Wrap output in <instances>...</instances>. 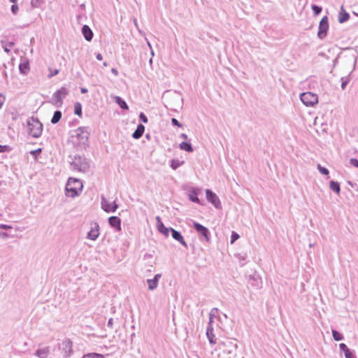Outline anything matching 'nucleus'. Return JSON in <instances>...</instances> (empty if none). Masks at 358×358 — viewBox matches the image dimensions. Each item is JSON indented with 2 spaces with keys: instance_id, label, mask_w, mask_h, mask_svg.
Returning a JSON list of instances; mask_svg holds the SVG:
<instances>
[{
  "instance_id": "49",
  "label": "nucleus",
  "mask_w": 358,
  "mask_h": 358,
  "mask_svg": "<svg viewBox=\"0 0 358 358\" xmlns=\"http://www.w3.org/2000/svg\"><path fill=\"white\" fill-rule=\"evenodd\" d=\"M6 148H7L6 145H0V152H6Z\"/></svg>"
},
{
  "instance_id": "47",
  "label": "nucleus",
  "mask_w": 358,
  "mask_h": 358,
  "mask_svg": "<svg viewBox=\"0 0 358 358\" xmlns=\"http://www.w3.org/2000/svg\"><path fill=\"white\" fill-rule=\"evenodd\" d=\"M58 73H59V70L55 69L53 71L50 72V73L49 74V77L51 78L54 76H56L57 74H58Z\"/></svg>"
},
{
  "instance_id": "51",
  "label": "nucleus",
  "mask_w": 358,
  "mask_h": 358,
  "mask_svg": "<svg viewBox=\"0 0 358 358\" xmlns=\"http://www.w3.org/2000/svg\"><path fill=\"white\" fill-rule=\"evenodd\" d=\"M111 72H112V73H113L115 76H118V71H117L116 69L113 68V69H111Z\"/></svg>"
},
{
  "instance_id": "33",
  "label": "nucleus",
  "mask_w": 358,
  "mask_h": 358,
  "mask_svg": "<svg viewBox=\"0 0 358 358\" xmlns=\"http://www.w3.org/2000/svg\"><path fill=\"white\" fill-rule=\"evenodd\" d=\"M312 10L314 13V15H317L322 12V7L317 6V5H312L311 6Z\"/></svg>"
},
{
  "instance_id": "7",
  "label": "nucleus",
  "mask_w": 358,
  "mask_h": 358,
  "mask_svg": "<svg viewBox=\"0 0 358 358\" xmlns=\"http://www.w3.org/2000/svg\"><path fill=\"white\" fill-rule=\"evenodd\" d=\"M90 132L87 127H80L75 130V136L81 144H86L88 142Z\"/></svg>"
},
{
  "instance_id": "34",
  "label": "nucleus",
  "mask_w": 358,
  "mask_h": 358,
  "mask_svg": "<svg viewBox=\"0 0 358 358\" xmlns=\"http://www.w3.org/2000/svg\"><path fill=\"white\" fill-rule=\"evenodd\" d=\"M317 169L319 170L320 173L322 175H328L329 174V170L327 168L322 166L320 164L317 165Z\"/></svg>"
},
{
  "instance_id": "19",
  "label": "nucleus",
  "mask_w": 358,
  "mask_h": 358,
  "mask_svg": "<svg viewBox=\"0 0 358 358\" xmlns=\"http://www.w3.org/2000/svg\"><path fill=\"white\" fill-rule=\"evenodd\" d=\"M206 336L210 344H215L216 343V340L215 339V335L213 334V328L212 327V324H208L206 329Z\"/></svg>"
},
{
  "instance_id": "37",
  "label": "nucleus",
  "mask_w": 358,
  "mask_h": 358,
  "mask_svg": "<svg viewBox=\"0 0 358 358\" xmlns=\"http://www.w3.org/2000/svg\"><path fill=\"white\" fill-rule=\"evenodd\" d=\"M339 348L341 350H342L344 354H345L347 352L350 350V349L348 348V346L345 343H341L339 345Z\"/></svg>"
},
{
  "instance_id": "1",
  "label": "nucleus",
  "mask_w": 358,
  "mask_h": 358,
  "mask_svg": "<svg viewBox=\"0 0 358 358\" xmlns=\"http://www.w3.org/2000/svg\"><path fill=\"white\" fill-rule=\"evenodd\" d=\"M83 189V183L80 180L70 178L66 185V194L68 196L73 198L78 196Z\"/></svg>"
},
{
  "instance_id": "61",
  "label": "nucleus",
  "mask_w": 358,
  "mask_h": 358,
  "mask_svg": "<svg viewBox=\"0 0 358 358\" xmlns=\"http://www.w3.org/2000/svg\"><path fill=\"white\" fill-rule=\"evenodd\" d=\"M242 358H244V357H242Z\"/></svg>"
},
{
  "instance_id": "10",
  "label": "nucleus",
  "mask_w": 358,
  "mask_h": 358,
  "mask_svg": "<svg viewBox=\"0 0 358 358\" xmlns=\"http://www.w3.org/2000/svg\"><path fill=\"white\" fill-rule=\"evenodd\" d=\"M101 205L102 209L106 213H114L118 208L115 201L113 202V203H109L104 196H101Z\"/></svg>"
},
{
  "instance_id": "29",
  "label": "nucleus",
  "mask_w": 358,
  "mask_h": 358,
  "mask_svg": "<svg viewBox=\"0 0 358 358\" xmlns=\"http://www.w3.org/2000/svg\"><path fill=\"white\" fill-rule=\"evenodd\" d=\"M184 163V162H180V160L178 159H173L171 161V167L173 169V170H176V169H178L179 166H180L182 164Z\"/></svg>"
},
{
  "instance_id": "42",
  "label": "nucleus",
  "mask_w": 358,
  "mask_h": 358,
  "mask_svg": "<svg viewBox=\"0 0 358 358\" xmlns=\"http://www.w3.org/2000/svg\"><path fill=\"white\" fill-rule=\"evenodd\" d=\"M350 162L352 166L358 168V159L355 158H352L350 159Z\"/></svg>"
},
{
  "instance_id": "17",
  "label": "nucleus",
  "mask_w": 358,
  "mask_h": 358,
  "mask_svg": "<svg viewBox=\"0 0 358 358\" xmlns=\"http://www.w3.org/2000/svg\"><path fill=\"white\" fill-rule=\"evenodd\" d=\"M82 34L86 41H90L93 38V32L92 29L87 25H84L82 27Z\"/></svg>"
},
{
  "instance_id": "45",
  "label": "nucleus",
  "mask_w": 358,
  "mask_h": 358,
  "mask_svg": "<svg viewBox=\"0 0 358 358\" xmlns=\"http://www.w3.org/2000/svg\"><path fill=\"white\" fill-rule=\"evenodd\" d=\"M345 358H355L353 353L350 350L345 354Z\"/></svg>"
},
{
  "instance_id": "36",
  "label": "nucleus",
  "mask_w": 358,
  "mask_h": 358,
  "mask_svg": "<svg viewBox=\"0 0 358 358\" xmlns=\"http://www.w3.org/2000/svg\"><path fill=\"white\" fill-rule=\"evenodd\" d=\"M238 238L239 235L237 233L232 231L230 241L231 243H234Z\"/></svg>"
},
{
  "instance_id": "57",
  "label": "nucleus",
  "mask_w": 358,
  "mask_h": 358,
  "mask_svg": "<svg viewBox=\"0 0 358 358\" xmlns=\"http://www.w3.org/2000/svg\"><path fill=\"white\" fill-rule=\"evenodd\" d=\"M103 65L104 66H108V63H107L106 62H103Z\"/></svg>"
},
{
  "instance_id": "5",
  "label": "nucleus",
  "mask_w": 358,
  "mask_h": 358,
  "mask_svg": "<svg viewBox=\"0 0 358 358\" xmlns=\"http://www.w3.org/2000/svg\"><path fill=\"white\" fill-rule=\"evenodd\" d=\"M300 99L306 106H313L318 101L317 95L310 92L302 93Z\"/></svg>"
},
{
  "instance_id": "52",
  "label": "nucleus",
  "mask_w": 358,
  "mask_h": 358,
  "mask_svg": "<svg viewBox=\"0 0 358 358\" xmlns=\"http://www.w3.org/2000/svg\"><path fill=\"white\" fill-rule=\"evenodd\" d=\"M0 237L7 238V237H8V235L6 232H0Z\"/></svg>"
},
{
  "instance_id": "60",
  "label": "nucleus",
  "mask_w": 358,
  "mask_h": 358,
  "mask_svg": "<svg viewBox=\"0 0 358 358\" xmlns=\"http://www.w3.org/2000/svg\"><path fill=\"white\" fill-rule=\"evenodd\" d=\"M309 246H310V247H313V244L310 243V244L309 245Z\"/></svg>"
},
{
  "instance_id": "2",
  "label": "nucleus",
  "mask_w": 358,
  "mask_h": 358,
  "mask_svg": "<svg viewBox=\"0 0 358 358\" xmlns=\"http://www.w3.org/2000/svg\"><path fill=\"white\" fill-rule=\"evenodd\" d=\"M29 134L34 138H39L43 131V124L38 118L31 117L27 122Z\"/></svg>"
},
{
  "instance_id": "15",
  "label": "nucleus",
  "mask_w": 358,
  "mask_h": 358,
  "mask_svg": "<svg viewBox=\"0 0 358 358\" xmlns=\"http://www.w3.org/2000/svg\"><path fill=\"white\" fill-rule=\"evenodd\" d=\"M109 224L116 229L117 231L121 230V220L117 216H111L108 218Z\"/></svg>"
},
{
  "instance_id": "44",
  "label": "nucleus",
  "mask_w": 358,
  "mask_h": 358,
  "mask_svg": "<svg viewBox=\"0 0 358 358\" xmlns=\"http://www.w3.org/2000/svg\"><path fill=\"white\" fill-rule=\"evenodd\" d=\"M5 96L2 94H0V108L3 106L5 101Z\"/></svg>"
},
{
  "instance_id": "30",
  "label": "nucleus",
  "mask_w": 358,
  "mask_h": 358,
  "mask_svg": "<svg viewBox=\"0 0 358 358\" xmlns=\"http://www.w3.org/2000/svg\"><path fill=\"white\" fill-rule=\"evenodd\" d=\"M218 310H219L217 308H212L210 310V311L209 313V322H208V324H212L213 319L214 317H215L216 313H217Z\"/></svg>"
},
{
  "instance_id": "6",
  "label": "nucleus",
  "mask_w": 358,
  "mask_h": 358,
  "mask_svg": "<svg viewBox=\"0 0 358 358\" xmlns=\"http://www.w3.org/2000/svg\"><path fill=\"white\" fill-rule=\"evenodd\" d=\"M193 227L199 235L200 240H205L206 242L210 241V232L208 228L196 222H193Z\"/></svg>"
},
{
  "instance_id": "9",
  "label": "nucleus",
  "mask_w": 358,
  "mask_h": 358,
  "mask_svg": "<svg viewBox=\"0 0 358 358\" xmlns=\"http://www.w3.org/2000/svg\"><path fill=\"white\" fill-rule=\"evenodd\" d=\"M62 350L64 358L70 357L73 354V342L66 338L62 343Z\"/></svg>"
},
{
  "instance_id": "16",
  "label": "nucleus",
  "mask_w": 358,
  "mask_h": 358,
  "mask_svg": "<svg viewBox=\"0 0 358 358\" xmlns=\"http://www.w3.org/2000/svg\"><path fill=\"white\" fill-rule=\"evenodd\" d=\"M161 278V274H156L152 279H148L147 283L150 290H154L158 285V282Z\"/></svg>"
},
{
  "instance_id": "38",
  "label": "nucleus",
  "mask_w": 358,
  "mask_h": 358,
  "mask_svg": "<svg viewBox=\"0 0 358 358\" xmlns=\"http://www.w3.org/2000/svg\"><path fill=\"white\" fill-rule=\"evenodd\" d=\"M10 115H11V118L13 120H16L19 117V113L15 110L11 111L10 113Z\"/></svg>"
},
{
  "instance_id": "56",
  "label": "nucleus",
  "mask_w": 358,
  "mask_h": 358,
  "mask_svg": "<svg viewBox=\"0 0 358 358\" xmlns=\"http://www.w3.org/2000/svg\"><path fill=\"white\" fill-rule=\"evenodd\" d=\"M10 2L15 3L17 2V0H9Z\"/></svg>"
},
{
  "instance_id": "24",
  "label": "nucleus",
  "mask_w": 358,
  "mask_h": 358,
  "mask_svg": "<svg viewBox=\"0 0 358 358\" xmlns=\"http://www.w3.org/2000/svg\"><path fill=\"white\" fill-rule=\"evenodd\" d=\"M330 189L336 192V194H339L341 192L340 184L338 182L331 180L329 183Z\"/></svg>"
},
{
  "instance_id": "18",
  "label": "nucleus",
  "mask_w": 358,
  "mask_h": 358,
  "mask_svg": "<svg viewBox=\"0 0 358 358\" xmlns=\"http://www.w3.org/2000/svg\"><path fill=\"white\" fill-rule=\"evenodd\" d=\"M50 353V347L47 346L43 348L38 349L34 355L39 358H47Z\"/></svg>"
},
{
  "instance_id": "28",
  "label": "nucleus",
  "mask_w": 358,
  "mask_h": 358,
  "mask_svg": "<svg viewBox=\"0 0 358 358\" xmlns=\"http://www.w3.org/2000/svg\"><path fill=\"white\" fill-rule=\"evenodd\" d=\"M81 358H105L101 354L91 352L84 355Z\"/></svg>"
},
{
  "instance_id": "39",
  "label": "nucleus",
  "mask_w": 358,
  "mask_h": 358,
  "mask_svg": "<svg viewBox=\"0 0 358 358\" xmlns=\"http://www.w3.org/2000/svg\"><path fill=\"white\" fill-rule=\"evenodd\" d=\"M139 118H140L141 121H142L143 123H147L148 121L146 115L142 112L139 115Z\"/></svg>"
},
{
  "instance_id": "46",
  "label": "nucleus",
  "mask_w": 358,
  "mask_h": 358,
  "mask_svg": "<svg viewBox=\"0 0 358 358\" xmlns=\"http://www.w3.org/2000/svg\"><path fill=\"white\" fill-rule=\"evenodd\" d=\"M41 152V148H38V149H37V150H32V151H31V152H30V153H31L32 155H34V156H35V155H36L39 154Z\"/></svg>"
},
{
  "instance_id": "50",
  "label": "nucleus",
  "mask_w": 358,
  "mask_h": 358,
  "mask_svg": "<svg viewBox=\"0 0 358 358\" xmlns=\"http://www.w3.org/2000/svg\"><path fill=\"white\" fill-rule=\"evenodd\" d=\"M107 326H108V327H110V328L113 327V318H110L108 320Z\"/></svg>"
},
{
  "instance_id": "59",
  "label": "nucleus",
  "mask_w": 358,
  "mask_h": 358,
  "mask_svg": "<svg viewBox=\"0 0 358 358\" xmlns=\"http://www.w3.org/2000/svg\"><path fill=\"white\" fill-rule=\"evenodd\" d=\"M145 137L149 139L150 138V135L149 134H146Z\"/></svg>"
},
{
  "instance_id": "55",
  "label": "nucleus",
  "mask_w": 358,
  "mask_h": 358,
  "mask_svg": "<svg viewBox=\"0 0 358 358\" xmlns=\"http://www.w3.org/2000/svg\"><path fill=\"white\" fill-rule=\"evenodd\" d=\"M87 88H81L80 89V92L82 94H85V93H87Z\"/></svg>"
},
{
  "instance_id": "25",
  "label": "nucleus",
  "mask_w": 358,
  "mask_h": 358,
  "mask_svg": "<svg viewBox=\"0 0 358 358\" xmlns=\"http://www.w3.org/2000/svg\"><path fill=\"white\" fill-rule=\"evenodd\" d=\"M197 192L195 189H193L192 191L189 194V199L194 203H201L200 200L197 196Z\"/></svg>"
},
{
  "instance_id": "58",
  "label": "nucleus",
  "mask_w": 358,
  "mask_h": 358,
  "mask_svg": "<svg viewBox=\"0 0 358 358\" xmlns=\"http://www.w3.org/2000/svg\"><path fill=\"white\" fill-rule=\"evenodd\" d=\"M4 50H5L6 52H9V50H8L7 48H4Z\"/></svg>"
},
{
  "instance_id": "21",
  "label": "nucleus",
  "mask_w": 358,
  "mask_h": 358,
  "mask_svg": "<svg viewBox=\"0 0 358 358\" xmlns=\"http://www.w3.org/2000/svg\"><path fill=\"white\" fill-rule=\"evenodd\" d=\"M341 11L339 13V15H338V22L340 23H343L349 20L350 15L348 13H347L345 10H344L343 6H341Z\"/></svg>"
},
{
  "instance_id": "23",
  "label": "nucleus",
  "mask_w": 358,
  "mask_h": 358,
  "mask_svg": "<svg viewBox=\"0 0 358 358\" xmlns=\"http://www.w3.org/2000/svg\"><path fill=\"white\" fill-rule=\"evenodd\" d=\"M19 70L22 74L27 75L29 71V64L28 62L20 63Z\"/></svg>"
},
{
  "instance_id": "22",
  "label": "nucleus",
  "mask_w": 358,
  "mask_h": 358,
  "mask_svg": "<svg viewBox=\"0 0 358 358\" xmlns=\"http://www.w3.org/2000/svg\"><path fill=\"white\" fill-rule=\"evenodd\" d=\"M179 148L181 150H185L188 152H192L194 151L192 144L189 142H186V141L182 142L179 145Z\"/></svg>"
},
{
  "instance_id": "4",
  "label": "nucleus",
  "mask_w": 358,
  "mask_h": 358,
  "mask_svg": "<svg viewBox=\"0 0 358 358\" xmlns=\"http://www.w3.org/2000/svg\"><path fill=\"white\" fill-rule=\"evenodd\" d=\"M68 94L69 90L66 87H61L53 94L51 103L57 107H61L63 99H64Z\"/></svg>"
},
{
  "instance_id": "43",
  "label": "nucleus",
  "mask_w": 358,
  "mask_h": 358,
  "mask_svg": "<svg viewBox=\"0 0 358 358\" xmlns=\"http://www.w3.org/2000/svg\"><path fill=\"white\" fill-rule=\"evenodd\" d=\"M342 80V83H341V88L343 90H344L346 87V85H348V82H349V80L348 79H345L344 80L343 78H341Z\"/></svg>"
},
{
  "instance_id": "8",
  "label": "nucleus",
  "mask_w": 358,
  "mask_h": 358,
  "mask_svg": "<svg viewBox=\"0 0 358 358\" xmlns=\"http://www.w3.org/2000/svg\"><path fill=\"white\" fill-rule=\"evenodd\" d=\"M329 29V20L327 16H324L319 24L317 37L320 39H324L327 36Z\"/></svg>"
},
{
  "instance_id": "31",
  "label": "nucleus",
  "mask_w": 358,
  "mask_h": 358,
  "mask_svg": "<svg viewBox=\"0 0 358 358\" xmlns=\"http://www.w3.org/2000/svg\"><path fill=\"white\" fill-rule=\"evenodd\" d=\"M74 113L78 116L82 115V106L78 102L76 103L74 105Z\"/></svg>"
},
{
  "instance_id": "53",
  "label": "nucleus",
  "mask_w": 358,
  "mask_h": 358,
  "mask_svg": "<svg viewBox=\"0 0 358 358\" xmlns=\"http://www.w3.org/2000/svg\"><path fill=\"white\" fill-rule=\"evenodd\" d=\"M179 137L182 138V139H184V140H187V138H188L187 136L185 134H181L179 136Z\"/></svg>"
},
{
  "instance_id": "20",
  "label": "nucleus",
  "mask_w": 358,
  "mask_h": 358,
  "mask_svg": "<svg viewBox=\"0 0 358 358\" xmlns=\"http://www.w3.org/2000/svg\"><path fill=\"white\" fill-rule=\"evenodd\" d=\"M145 131V127L142 124H139L137 126V128L132 134V137L135 139H139L143 134Z\"/></svg>"
},
{
  "instance_id": "41",
  "label": "nucleus",
  "mask_w": 358,
  "mask_h": 358,
  "mask_svg": "<svg viewBox=\"0 0 358 358\" xmlns=\"http://www.w3.org/2000/svg\"><path fill=\"white\" fill-rule=\"evenodd\" d=\"M171 123L173 126H177L178 127H181L182 124L179 122V121L176 118L171 119Z\"/></svg>"
},
{
  "instance_id": "35",
  "label": "nucleus",
  "mask_w": 358,
  "mask_h": 358,
  "mask_svg": "<svg viewBox=\"0 0 358 358\" xmlns=\"http://www.w3.org/2000/svg\"><path fill=\"white\" fill-rule=\"evenodd\" d=\"M43 3V0H31V3L33 7L38 8Z\"/></svg>"
},
{
  "instance_id": "26",
  "label": "nucleus",
  "mask_w": 358,
  "mask_h": 358,
  "mask_svg": "<svg viewBox=\"0 0 358 358\" xmlns=\"http://www.w3.org/2000/svg\"><path fill=\"white\" fill-rule=\"evenodd\" d=\"M62 116V112L60 110H56L55 111L53 116L51 119V123L52 124H57L59 122Z\"/></svg>"
},
{
  "instance_id": "32",
  "label": "nucleus",
  "mask_w": 358,
  "mask_h": 358,
  "mask_svg": "<svg viewBox=\"0 0 358 358\" xmlns=\"http://www.w3.org/2000/svg\"><path fill=\"white\" fill-rule=\"evenodd\" d=\"M332 336L334 339L336 341H341L343 338V335L336 330H332Z\"/></svg>"
},
{
  "instance_id": "48",
  "label": "nucleus",
  "mask_w": 358,
  "mask_h": 358,
  "mask_svg": "<svg viewBox=\"0 0 358 358\" xmlns=\"http://www.w3.org/2000/svg\"><path fill=\"white\" fill-rule=\"evenodd\" d=\"M0 229H12V227L10 225L1 224H0Z\"/></svg>"
},
{
  "instance_id": "14",
  "label": "nucleus",
  "mask_w": 358,
  "mask_h": 358,
  "mask_svg": "<svg viewBox=\"0 0 358 358\" xmlns=\"http://www.w3.org/2000/svg\"><path fill=\"white\" fill-rule=\"evenodd\" d=\"M171 236L173 239L178 241L181 245H182L185 248H187V244L185 241L183 236H182L180 232H179L178 231H177L173 228H171Z\"/></svg>"
},
{
  "instance_id": "54",
  "label": "nucleus",
  "mask_w": 358,
  "mask_h": 358,
  "mask_svg": "<svg viewBox=\"0 0 358 358\" xmlns=\"http://www.w3.org/2000/svg\"><path fill=\"white\" fill-rule=\"evenodd\" d=\"M96 58L98 59V60H102L103 59V57L101 55V53H97L96 55Z\"/></svg>"
},
{
  "instance_id": "13",
  "label": "nucleus",
  "mask_w": 358,
  "mask_h": 358,
  "mask_svg": "<svg viewBox=\"0 0 358 358\" xmlns=\"http://www.w3.org/2000/svg\"><path fill=\"white\" fill-rule=\"evenodd\" d=\"M156 222L158 231L165 236H169V231H171V228L166 227L159 216L156 217Z\"/></svg>"
},
{
  "instance_id": "27",
  "label": "nucleus",
  "mask_w": 358,
  "mask_h": 358,
  "mask_svg": "<svg viewBox=\"0 0 358 358\" xmlns=\"http://www.w3.org/2000/svg\"><path fill=\"white\" fill-rule=\"evenodd\" d=\"M115 102L119 105V106L122 109H124V110H128L129 109L128 105L127 104L125 101L123 100L121 97L116 96L115 97Z\"/></svg>"
},
{
  "instance_id": "3",
  "label": "nucleus",
  "mask_w": 358,
  "mask_h": 358,
  "mask_svg": "<svg viewBox=\"0 0 358 358\" xmlns=\"http://www.w3.org/2000/svg\"><path fill=\"white\" fill-rule=\"evenodd\" d=\"M73 169L80 172H87L90 168V165L87 159L80 155L75 156L74 159L71 162Z\"/></svg>"
},
{
  "instance_id": "40",
  "label": "nucleus",
  "mask_w": 358,
  "mask_h": 358,
  "mask_svg": "<svg viewBox=\"0 0 358 358\" xmlns=\"http://www.w3.org/2000/svg\"><path fill=\"white\" fill-rule=\"evenodd\" d=\"M18 6L17 4L14 3L11 6L10 10L13 14L16 15L18 11Z\"/></svg>"
},
{
  "instance_id": "12",
  "label": "nucleus",
  "mask_w": 358,
  "mask_h": 358,
  "mask_svg": "<svg viewBox=\"0 0 358 358\" xmlns=\"http://www.w3.org/2000/svg\"><path fill=\"white\" fill-rule=\"evenodd\" d=\"M99 234V225L98 223L94 222L91 224V229L87 234V238L95 241L97 239Z\"/></svg>"
},
{
  "instance_id": "11",
  "label": "nucleus",
  "mask_w": 358,
  "mask_h": 358,
  "mask_svg": "<svg viewBox=\"0 0 358 358\" xmlns=\"http://www.w3.org/2000/svg\"><path fill=\"white\" fill-rule=\"evenodd\" d=\"M206 195L207 200L210 202L216 208L220 207L221 203L218 196L213 192L210 189L206 190Z\"/></svg>"
}]
</instances>
